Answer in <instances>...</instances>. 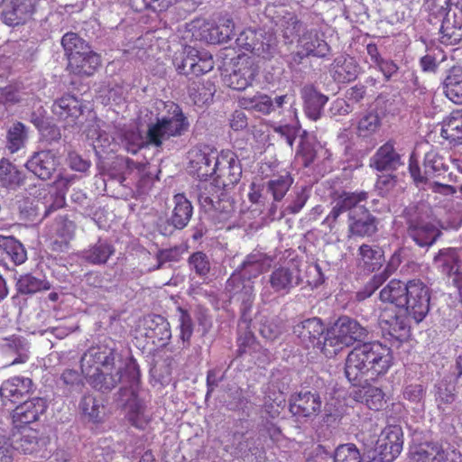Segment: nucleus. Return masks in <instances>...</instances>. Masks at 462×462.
I'll return each instance as SVG.
<instances>
[{"instance_id":"09e8293b","label":"nucleus","mask_w":462,"mask_h":462,"mask_svg":"<svg viewBox=\"0 0 462 462\" xmlns=\"http://www.w3.org/2000/svg\"><path fill=\"white\" fill-rule=\"evenodd\" d=\"M150 337L164 344L171 337L170 323L161 315L153 316L147 321Z\"/></svg>"},{"instance_id":"49530a36","label":"nucleus","mask_w":462,"mask_h":462,"mask_svg":"<svg viewBox=\"0 0 462 462\" xmlns=\"http://www.w3.org/2000/svg\"><path fill=\"white\" fill-rule=\"evenodd\" d=\"M122 144L128 152L133 154L137 153L145 144L151 145L148 143L147 135L143 136L137 128H130L124 132Z\"/></svg>"},{"instance_id":"79ce46f5","label":"nucleus","mask_w":462,"mask_h":462,"mask_svg":"<svg viewBox=\"0 0 462 462\" xmlns=\"http://www.w3.org/2000/svg\"><path fill=\"white\" fill-rule=\"evenodd\" d=\"M76 226L73 221L66 217H59L55 219L51 226L52 235L57 236L56 243H60V246L64 245L67 246L68 243L73 239L75 235Z\"/></svg>"},{"instance_id":"1a4fd4ad","label":"nucleus","mask_w":462,"mask_h":462,"mask_svg":"<svg viewBox=\"0 0 462 462\" xmlns=\"http://www.w3.org/2000/svg\"><path fill=\"white\" fill-rule=\"evenodd\" d=\"M448 165L438 152L430 151L425 154L423 171L413 155H411L409 171L414 182L419 186L428 183L431 179L439 178L448 171Z\"/></svg>"},{"instance_id":"774afa93","label":"nucleus","mask_w":462,"mask_h":462,"mask_svg":"<svg viewBox=\"0 0 462 462\" xmlns=\"http://www.w3.org/2000/svg\"><path fill=\"white\" fill-rule=\"evenodd\" d=\"M306 282L311 287H318L323 283L325 277L321 271V267L318 263H310L307 266Z\"/></svg>"},{"instance_id":"bf43d9fd","label":"nucleus","mask_w":462,"mask_h":462,"mask_svg":"<svg viewBox=\"0 0 462 462\" xmlns=\"http://www.w3.org/2000/svg\"><path fill=\"white\" fill-rule=\"evenodd\" d=\"M189 31L192 32V37L197 41L205 42L209 43L212 40L210 37V29L212 28V23L204 19H198L193 21L190 25Z\"/></svg>"},{"instance_id":"f257e3e1","label":"nucleus","mask_w":462,"mask_h":462,"mask_svg":"<svg viewBox=\"0 0 462 462\" xmlns=\"http://www.w3.org/2000/svg\"><path fill=\"white\" fill-rule=\"evenodd\" d=\"M80 367L88 383L102 393L111 392L120 383L126 382L129 387L120 388V401L128 410L132 424L137 428L143 427L146 421L144 405L137 396L141 374L139 365L133 357L123 361L113 347L97 346L83 354Z\"/></svg>"},{"instance_id":"a18cd8bd","label":"nucleus","mask_w":462,"mask_h":462,"mask_svg":"<svg viewBox=\"0 0 462 462\" xmlns=\"http://www.w3.org/2000/svg\"><path fill=\"white\" fill-rule=\"evenodd\" d=\"M292 183L293 179L289 174L276 176L267 182V190L273 195V200L279 202L284 198Z\"/></svg>"},{"instance_id":"6ab92c4d","label":"nucleus","mask_w":462,"mask_h":462,"mask_svg":"<svg viewBox=\"0 0 462 462\" xmlns=\"http://www.w3.org/2000/svg\"><path fill=\"white\" fill-rule=\"evenodd\" d=\"M325 326L319 318H310L300 321L293 327V333L306 347L318 346L322 349L320 337L324 334Z\"/></svg>"},{"instance_id":"7ed1b4c3","label":"nucleus","mask_w":462,"mask_h":462,"mask_svg":"<svg viewBox=\"0 0 462 462\" xmlns=\"http://www.w3.org/2000/svg\"><path fill=\"white\" fill-rule=\"evenodd\" d=\"M391 350L379 342L354 347L347 355L345 374L353 384L368 383L387 373L392 365Z\"/></svg>"},{"instance_id":"5fc2aeb1","label":"nucleus","mask_w":462,"mask_h":462,"mask_svg":"<svg viewBox=\"0 0 462 462\" xmlns=\"http://www.w3.org/2000/svg\"><path fill=\"white\" fill-rule=\"evenodd\" d=\"M333 462H362V457L355 444H341L334 452Z\"/></svg>"},{"instance_id":"69168bd1","label":"nucleus","mask_w":462,"mask_h":462,"mask_svg":"<svg viewBox=\"0 0 462 462\" xmlns=\"http://www.w3.org/2000/svg\"><path fill=\"white\" fill-rule=\"evenodd\" d=\"M189 265L195 270L196 273L204 276L210 270V263L208 256L202 252H197L190 255L189 259Z\"/></svg>"},{"instance_id":"680f3d73","label":"nucleus","mask_w":462,"mask_h":462,"mask_svg":"<svg viewBox=\"0 0 462 462\" xmlns=\"http://www.w3.org/2000/svg\"><path fill=\"white\" fill-rule=\"evenodd\" d=\"M401 263V257L398 254H393L389 260L386 267L384 268L383 272L375 274L371 283L374 285V289L378 288L383 282H385L398 268V266Z\"/></svg>"},{"instance_id":"72a5a7b5","label":"nucleus","mask_w":462,"mask_h":462,"mask_svg":"<svg viewBox=\"0 0 462 462\" xmlns=\"http://www.w3.org/2000/svg\"><path fill=\"white\" fill-rule=\"evenodd\" d=\"M24 182V176L9 160H0V183L9 189H16Z\"/></svg>"},{"instance_id":"a211bd4d","label":"nucleus","mask_w":462,"mask_h":462,"mask_svg":"<svg viewBox=\"0 0 462 462\" xmlns=\"http://www.w3.org/2000/svg\"><path fill=\"white\" fill-rule=\"evenodd\" d=\"M83 103L72 95H64L52 105V112L66 122L68 126L81 125Z\"/></svg>"},{"instance_id":"37998d69","label":"nucleus","mask_w":462,"mask_h":462,"mask_svg":"<svg viewBox=\"0 0 462 462\" xmlns=\"http://www.w3.org/2000/svg\"><path fill=\"white\" fill-rule=\"evenodd\" d=\"M61 45L68 60H69V57H72V55H79L91 49L85 40L72 32H69L62 36Z\"/></svg>"},{"instance_id":"3c124183","label":"nucleus","mask_w":462,"mask_h":462,"mask_svg":"<svg viewBox=\"0 0 462 462\" xmlns=\"http://www.w3.org/2000/svg\"><path fill=\"white\" fill-rule=\"evenodd\" d=\"M240 102L247 109L255 110L263 114L273 112V99L264 94H258L253 97H243Z\"/></svg>"},{"instance_id":"f8f14e48","label":"nucleus","mask_w":462,"mask_h":462,"mask_svg":"<svg viewBox=\"0 0 462 462\" xmlns=\"http://www.w3.org/2000/svg\"><path fill=\"white\" fill-rule=\"evenodd\" d=\"M402 445V429L399 426L386 427L377 440L374 459L393 462L400 455Z\"/></svg>"},{"instance_id":"4468645a","label":"nucleus","mask_w":462,"mask_h":462,"mask_svg":"<svg viewBox=\"0 0 462 462\" xmlns=\"http://www.w3.org/2000/svg\"><path fill=\"white\" fill-rule=\"evenodd\" d=\"M189 171L199 179H207L215 172V162L218 161L217 152L208 146L194 147L189 152Z\"/></svg>"},{"instance_id":"58836bf2","label":"nucleus","mask_w":462,"mask_h":462,"mask_svg":"<svg viewBox=\"0 0 462 462\" xmlns=\"http://www.w3.org/2000/svg\"><path fill=\"white\" fill-rule=\"evenodd\" d=\"M0 249L3 250L16 265L23 263L27 259V253L24 246L13 236L0 235Z\"/></svg>"},{"instance_id":"6e6552de","label":"nucleus","mask_w":462,"mask_h":462,"mask_svg":"<svg viewBox=\"0 0 462 462\" xmlns=\"http://www.w3.org/2000/svg\"><path fill=\"white\" fill-rule=\"evenodd\" d=\"M173 64L180 74L200 76L214 68L212 56L206 51H199L191 46H186L183 51L176 55Z\"/></svg>"},{"instance_id":"2eb2a0df","label":"nucleus","mask_w":462,"mask_h":462,"mask_svg":"<svg viewBox=\"0 0 462 462\" xmlns=\"http://www.w3.org/2000/svg\"><path fill=\"white\" fill-rule=\"evenodd\" d=\"M321 410V400L318 393L300 392L289 399V411L298 420L313 419Z\"/></svg>"},{"instance_id":"f03ea898","label":"nucleus","mask_w":462,"mask_h":462,"mask_svg":"<svg viewBox=\"0 0 462 462\" xmlns=\"http://www.w3.org/2000/svg\"><path fill=\"white\" fill-rule=\"evenodd\" d=\"M368 194L365 191L347 192L335 191L332 196V208L323 220L322 225L332 230L341 214L347 212L348 233L355 236H371L377 232V218L359 203L365 201Z\"/></svg>"},{"instance_id":"f704fd0d","label":"nucleus","mask_w":462,"mask_h":462,"mask_svg":"<svg viewBox=\"0 0 462 462\" xmlns=\"http://www.w3.org/2000/svg\"><path fill=\"white\" fill-rule=\"evenodd\" d=\"M216 92L215 85L208 81H192L188 88L189 97L194 105L203 106L208 104Z\"/></svg>"},{"instance_id":"338daca9","label":"nucleus","mask_w":462,"mask_h":462,"mask_svg":"<svg viewBox=\"0 0 462 462\" xmlns=\"http://www.w3.org/2000/svg\"><path fill=\"white\" fill-rule=\"evenodd\" d=\"M60 381L69 391L74 389H80L83 384L81 375L77 370L74 369L64 370V372L60 374Z\"/></svg>"},{"instance_id":"9b49d317","label":"nucleus","mask_w":462,"mask_h":462,"mask_svg":"<svg viewBox=\"0 0 462 462\" xmlns=\"http://www.w3.org/2000/svg\"><path fill=\"white\" fill-rule=\"evenodd\" d=\"M216 180L225 189L233 188L242 176V166L236 155L230 150L222 151L218 161L215 162Z\"/></svg>"},{"instance_id":"a19ab883","label":"nucleus","mask_w":462,"mask_h":462,"mask_svg":"<svg viewBox=\"0 0 462 462\" xmlns=\"http://www.w3.org/2000/svg\"><path fill=\"white\" fill-rule=\"evenodd\" d=\"M16 287L21 294H34L42 291L50 290L51 283L44 278L24 274L18 279Z\"/></svg>"},{"instance_id":"c03bdc74","label":"nucleus","mask_w":462,"mask_h":462,"mask_svg":"<svg viewBox=\"0 0 462 462\" xmlns=\"http://www.w3.org/2000/svg\"><path fill=\"white\" fill-rule=\"evenodd\" d=\"M234 31V22L230 18L221 19L218 25L212 23V28L210 29V37H212V40L209 41V43L226 42L235 35Z\"/></svg>"},{"instance_id":"39448f33","label":"nucleus","mask_w":462,"mask_h":462,"mask_svg":"<svg viewBox=\"0 0 462 462\" xmlns=\"http://www.w3.org/2000/svg\"><path fill=\"white\" fill-rule=\"evenodd\" d=\"M367 334V329L357 320L348 316H341L328 330L322 352L326 356L332 357L344 347L352 346L356 341L365 340Z\"/></svg>"},{"instance_id":"aec40b11","label":"nucleus","mask_w":462,"mask_h":462,"mask_svg":"<svg viewBox=\"0 0 462 462\" xmlns=\"http://www.w3.org/2000/svg\"><path fill=\"white\" fill-rule=\"evenodd\" d=\"M33 386V383L29 377L14 376L2 383L0 397L3 402L15 403L32 393Z\"/></svg>"},{"instance_id":"4c0bfd02","label":"nucleus","mask_w":462,"mask_h":462,"mask_svg":"<svg viewBox=\"0 0 462 462\" xmlns=\"http://www.w3.org/2000/svg\"><path fill=\"white\" fill-rule=\"evenodd\" d=\"M28 140V128L21 122H15L6 132V149L14 153L23 148Z\"/></svg>"},{"instance_id":"13d9d810","label":"nucleus","mask_w":462,"mask_h":462,"mask_svg":"<svg viewBox=\"0 0 462 462\" xmlns=\"http://www.w3.org/2000/svg\"><path fill=\"white\" fill-rule=\"evenodd\" d=\"M244 37H245V39H248V35L246 32H242L240 34V36L237 38V42L240 45H243L245 46V48L246 50H251L253 51H254L255 53H257L258 55H262L263 57H268L270 56V54L272 52H275V50H276V45H275V42H273V44L269 42V43H263V42H243L244 41Z\"/></svg>"},{"instance_id":"412c9836","label":"nucleus","mask_w":462,"mask_h":462,"mask_svg":"<svg viewBox=\"0 0 462 462\" xmlns=\"http://www.w3.org/2000/svg\"><path fill=\"white\" fill-rule=\"evenodd\" d=\"M47 408L46 402L42 398H32L18 405L12 414L15 427H22L38 420Z\"/></svg>"},{"instance_id":"473e14b6","label":"nucleus","mask_w":462,"mask_h":462,"mask_svg":"<svg viewBox=\"0 0 462 462\" xmlns=\"http://www.w3.org/2000/svg\"><path fill=\"white\" fill-rule=\"evenodd\" d=\"M114 253L115 248L110 243L99 239L88 249H85L81 254L86 262L91 264L101 265L105 264Z\"/></svg>"},{"instance_id":"c85d7f7f","label":"nucleus","mask_w":462,"mask_h":462,"mask_svg":"<svg viewBox=\"0 0 462 462\" xmlns=\"http://www.w3.org/2000/svg\"><path fill=\"white\" fill-rule=\"evenodd\" d=\"M409 290V282L403 283L399 280H392L380 291L382 301L390 302L398 308H404L407 304V293Z\"/></svg>"},{"instance_id":"603ef678","label":"nucleus","mask_w":462,"mask_h":462,"mask_svg":"<svg viewBox=\"0 0 462 462\" xmlns=\"http://www.w3.org/2000/svg\"><path fill=\"white\" fill-rule=\"evenodd\" d=\"M309 198L310 192L305 187H301L296 190L289 204L281 211L278 218L281 219L286 215H294L299 213L305 206Z\"/></svg>"},{"instance_id":"5701e85b","label":"nucleus","mask_w":462,"mask_h":462,"mask_svg":"<svg viewBox=\"0 0 462 462\" xmlns=\"http://www.w3.org/2000/svg\"><path fill=\"white\" fill-rule=\"evenodd\" d=\"M402 164L401 155L392 142L382 145L370 159V166L378 171H391Z\"/></svg>"},{"instance_id":"052dcab7","label":"nucleus","mask_w":462,"mask_h":462,"mask_svg":"<svg viewBox=\"0 0 462 462\" xmlns=\"http://www.w3.org/2000/svg\"><path fill=\"white\" fill-rule=\"evenodd\" d=\"M364 399L371 410L379 411L385 404L384 393L378 387H368L365 391Z\"/></svg>"},{"instance_id":"864d4df0","label":"nucleus","mask_w":462,"mask_h":462,"mask_svg":"<svg viewBox=\"0 0 462 462\" xmlns=\"http://www.w3.org/2000/svg\"><path fill=\"white\" fill-rule=\"evenodd\" d=\"M381 125V120L377 113L369 112L364 115L357 125V134L368 137L374 134Z\"/></svg>"},{"instance_id":"f3484780","label":"nucleus","mask_w":462,"mask_h":462,"mask_svg":"<svg viewBox=\"0 0 462 462\" xmlns=\"http://www.w3.org/2000/svg\"><path fill=\"white\" fill-rule=\"evenodd\" d=\"M60 159L57 153L51 150H42L33 152L26 162V169L39 179L50 180L57 171Z\"/></svg>"},{"instance_id":"c756f323","label":"nucleus","mask_w":462,"mask_h":462,"mask_svg":"<svg viewBox=\"0 0 462 462\" xmlns=\"http://www.w3.org/2000/svg\"><path fill=\"white\" fill-rule=\"evenodd\" d=\"M298 42L306 56L324 57L329 50L328 43L319 37L316 30L304 32L299 38Z\"/></svg>"},{"instance_id":"e433bc0d","label":"nucleus","mask_w":462,"mask_h":462,"mask_svg":"<svg viewBox=\"0 0 462 462\" xmlns=\"http://www.w3.org/2000/svg\"><path fill=\"white\" fill-rule=\"evenodd\" d=\"M444 92L455 104H462V69L453 67L444 80Z\"/></svg>"},{"instance_id":"b1692460","label":"nucleus","mask_w":462,"mask_h":462,"mask_svg":"<svg viewBox=\"0 0 462 462\" xmlns=\"http://www.w3.org/2000/svg\"><path fill=\"white\" fill-rule=\"evenodd\" d=\"M232 447L236 457L246 459L257 456L260 451V439L252 432L236 431L233 434Z\"/></svg>"},{"instance_id":"2f4dec72","label":"nucleus","mask_w":462,"mask_h":462,"mask_svg":"<svg viewBox=\"0 0 462 462\" xmlns=\"http://www.w3.org/2000/svg\"><path fill=\"white\" fill-rule=\"evenodd\" d=\"M357 261L368 272H374L384 261L383 251L379 246L363 244L358 249Z\"/></svg>"},{"instance_id":"7c9ffc66","label":"nucleus","mask_w":462,"mask_h":462,"mask_svg":"<svg viewBox=\"0 0 462 462\" xmlns=\"http://www.w3.org/2000/svg\"><path fill=\"white\" fill-rule=\"evenodd\" d=\"M254 70L248 60L238 63L237 68L226 77V85L236 90H245L251 85Z\"/></svg>"},{"instance_id":"bb28decb","label":"nucleus","mask_w":462,"mask_h":462,"mask_svg":"<svg viewBox=\"0 0 462 462\" xmlns=\"http://www.w3.org/2000/svg\"><path fill=\"white\" fill-rule=\"evenodd\" d=\"M173 203L169 222L175 229L180 230L188 226L193 214V207L184 194H176L173 197Z\"/></svg>"},{"instance_id":"393cba45","label":"nucleus","mask_w":462,"mask_h":462,"mask_svg":"<svg viewBox=\"0 0 462 462\" xmlns=\"http://www.w3.org/2000/svg\"><path fill=\"white\" fill-rule=\"evenodd\" d=\"M440 42L446 45H456L462 40V10L449 14L442 21Z\"/></svg>"},{"instance_id":"4d7b16f0","label":"nucleus","mask_w":462,"mask_h":462,"mask_svg":"<svg viewBox=\"0 0 462 462\" xmlns=\"http://www.w3.org/2000/svg\"><path fill=\"white\" fill-rule=\"evenodd\" d=\"M79 406L82 412L94 421H97L100 419V414L104 409L99 401L92 395L84 396Z\"/></svg>"},{"instance_id":"dca6fc26","label":"nucleus","mask_w":462,"mask_h":462,"mask_svg":"<svg viewBox=\"0 0 462 462\" xmlns=\"http://www.w3.org/2000/svg\"><path fill=\"white\" fill-rule=\"evenodd\" d=\"M41 0H8L2 11L3 22L9 26H17L31 19Z\"/></svg>"},{"instance_id":"de8ad7c7","label":"nucleus","mask_w":462,"mask_h":462,"mask_svg":"<svg viewBox=\"0 0 462 462\" xmlns=\"http://www.w3.org/2000/svg\"><path fill=\"white\" fill-rule=\"evenodd\" d=\"M40 448L39 434L32 429L24 430L15 439V448L24 454L36 452Z\"/></svg>"},{"instance_id":"ea45409f","label":"nucleus","mask_w":462,"mask_h":462,"mask_svg":"<svg viewBox=\"0 0 462 462\" xmlns=\"http://www.w3.org/2000/svg\"><path fill=\"white\" fill-rule=\"evenodd\" d=\"M434 260L444 273L448 275L457 273L461 277L462 273H460L458 272L459 254L456 248H445L440 250Z\"/></svg>"},{"instance_id":"6e6d98bb","label":"nucleus","mask_w":462,"mask_h":462,"mask_svg":"<svg viewBox=\"0 0 462 462\" xmlns=\"http://www.w3.org/2000/svg\"><path fill=\"white\" fill-rule=\"evenodd\" d=\"M358 73L359 67L354 59H344L341 63L340 61L337 62L336 74L337 75V79L339 81H352L356 79Z\"/></svg>"},{"instance_id":"0eeeda50","label":"nucleus","mask_w":462,"mask_h":462,"mask_svg":"<svg viewBox=\"0 0 462 462\" xmlns=\"http://www.w3.org/2000/svg\"><path fill=\"white\" fill-rule=\"evenodd\" d=\"M429 208L420 203L405 209L408 236L420 247L430 246L440 236V231L427 220Z\"/></svg>"},{"instance_id":"8fccbe9b","label":"nucleus","mask_w":462,"mask_h":462,"mask_svg":"<svg viewBox=\"0 0 462 462\" xmlns=\"http://www.w3.org/2000/svg\"><path fill=\"white\" fill-rule=\"evenodd\" d=\"M259 331L264 338L274 340L283 331L282 319L277 316L263 317L260 322Z\"/></svg>"},{"instance_id":"a878e982","label":"nucleus","mask_w":462,"mask_h":462,"mask_svg":"<svg viewBox=\"0 0 462 462\" xmlns=\"http://www.w3.org/2000/svg\"><path fill=\"white\" fill-rule=\"evenodd\" d=\"M300 95L303 99L306 116L313 121L319 119L323 107L328 102V97L317 91L310 85L303 87L300 90Z\"/></svg>"},{"instance_id":"4be33fe9","label":"nucleus","mask_w":462,"mask_h":462,"mask_svg":"<svg viewBox=\"0 0 462 462\" xmlns=\"http://www.w3.org/2000/svg\"><path fill=\"white\" fill-rule=\"evenodd\" d=\"M101 65L100 56L89 49L81 54L72 55L68 60V70L79 76H91Z\"/></svg>"},{"instance_id":"cd10ccee","label":"nucleus","mask_w":462,"mask_h":462,"mask_svg":"<svg viewBox=\"0 0 462 462\" xmlns=\"http://www.w3.org/2000/svg\"><path fill=\"white\" fill-rule=\"evenodd\" d=\"M446 448L439 442H423L411 448L414 462H440Z\"/></svg>"},{"instance_id":"0e129e2a","label":"nucleus","mask_w":462,"mask_h":462,"mask_svg":"<svg viewBox=\"0 0 462 462\" xmlns=\"http://www.w3.org/2000/svg\"><path fill=\"white\" fill-rule=\"evenodd\" d=\"M178 310L180 312V337L183 343L189 344L193 333L192 319L188 311L184 310L183 309L179 308Z\"/></svg>"},{"instance_id":"20e7f679","label":"nucleus","mask_w":462,"mask_h":462,"mask_svg":"<svg viewBox=\"0 0 462 462\" xmlns=\"http://www.w3.org/2000/svg\"><path fill=\"white\" fill-rule=\"evenodd\" d=\"M273 258L260 251H253L242 263L239 270L235 272L226 282V290L230 299L241 302L244 312L249 310L254 299L252 278H256L267 271Z\"/></svg>"},{"instance_id":"ddd939ff","label":"nucleus","mask_w":462,"mask_h":462,"mask_svg":"<svg viewBox=\"0 0 462 462\" xmlns=\"http://www.w3.org/2000/svg\"><path fill=\"white\" fill-rule=\"evenodd\" d=\"M301 283L300 270L293 263L275 267L267 280V284L273 292L280 295L289 294L293 288Z\"/></svg>"},{"instance_id":"423d86ee","label":"nucleus","mask_w":462,"mask_h":462,"mask_svg":"<svg viewBox=\"0 0 462 462\" xmlns=\"http://www.w3.org/2000/svg\"><path fill=\"white\" fill-rule=\"evenodd\" d=\"M166 107L168 108L167 114L148 125L147 140L151 145L155 147H161L165 141L171 137H180L185 134L189 127L188 118L178 105L171 103Z\"/></svg>"},{"instance_id":"e2e57ef3","label":"nucleus","mask_w":462,"mask_h":462,"mask_svg":"<svg viewBox=\"0 0 462 462\" xmlns=\"http://www.w3.org/2000/svg\"><path fill=\"white\" fill-rule=\"evenodd\" d=\"M282 35L290 42L300 36V32L302 28V23L298 20L297 17H288L282 23Z\"/></svg>"},{"instance_id":"c9c22d12","label":"nucleus","mask_w":462,"mask_h":462,"mask_svg":"<svg viewBox=\"0 0 462 462\" xmlns=\"http://www.w3.org/2000/svg\"><path fill=\"white\" fill-rule=\"evenodd\" d=\"M441 136L450 142L462 143V110L453 111L443 121Z\"/></svg>"},{"instance_id":"9d476101","label":"nucleus","mask_w":462,"mask_h":462,"mask_svg":"<svg viewBox=\"0 0 462 462\" xmlns=\"http://www.w3.org/2000/svg\"><path fill=\"white\" fill-rule=\"evenodd\" d=\"M405 310L417 323L422 321L430 311V290L420 280L409 281Z\"/></svg>"}]
</instances>
